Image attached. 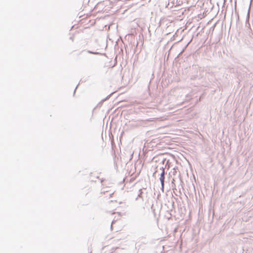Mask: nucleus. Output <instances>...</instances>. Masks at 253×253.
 <instances>
[{"label": "nucleus", "instance_id": "f257e3e1", "mask_svg": "<svg viewBox=\"0 0 253 253\" xmlns=\"http://www.w3.org/2000/svg\"><path fill=\"white\" fill-rule=\"evenodd\" d=\"M172 158L169 153H161L159 150V164L166 163L164 168H170V160Z\"/></svg>", "mask_w": 253, "mask_h": 253}, {"label": "nucleus", "instance_id": "f03ea898", "mask_svg": "<svg viewBox=\"0 0 253 253\" xmlns=\"http://www.w3.org/2000/svg\"><path fill=\"white\" fill-rule=\"evenodd\" d=\"M173 203L169 201H165L164 203L161 204L160 212L164 213L165 212L171 211L173 209Z\"/></svg>", "mask_w": 253, "mask_h": 253}, {"label": "nucleus", "instance_id": "7ed1b4c3", "mask_svg": "<svg viewBox=\"0 0 253 253\" xmlns=\"http://www.w3.org/2000/svg\"><path fill=\"white\" fill-rule=\"evenodd\" d=\"M169 4V0H159V8L162 11V9L168 7Z\"/></svg>", "mask_w": 253, "mask_h": 253}, {"label": "nucleus", "instance_id": "20e7f679", "mask_svg": "<svg viewBox=\"0 0 253 253\" xmlns=\"http://www.w3.org/2000/svg\"><path fill=\"white\" fill-rule=\"evenodd\" d=\"M165 171H162V173L160 174V177H159V179L161 181V185H162V190L164 191V182H165Z\"/></svg>", "mask_w": 253, "mask_h": 253}, {"label": "nucleus", "instance_id": "39448f33", "mask_svg": "<svg viewBox=\"0 0 253 253\" xmlns=\"http://www.w3.org/2000/svg\"><path fill=\"white\" fill-rule=\"evenodd\" d=\"M170 211H168V212H165V214H164V216L167 218V219H169L170 218H171V214L170 212Z\"/></svg>", "mask_w": 253, "mask_h": 253}, {"label": "nucleus", "instance_id": "423d86ee", "mask_svg": "<svg viewBox=\"0 0 253 253\" xmlns=\"http://www.w3.org/2000/svg\"><path fill=\"white\" fill-rule=\"evenodd\" d=\"M166 163H162V164H159V168H160V169L162 170V171H165V169H166V168H165V164ZM169 168H167V169H169Z\"/></svg>", "mask_w": 253, "mask_h": 253}, {"label": "nucleus", "instance_id": "0eeeda50", "mask_svg": "<svg viewBox=\"0 0 253 253\" xmlns=\"http://www.w3.org/2000/svg\"><path fill=\"white\" fill-rule=\"evenodd\" d=\"M197 76H192L191 77V79H193V80H195L197 78Z\"/></svg>", "mask_w": 253, "mask_h": 253}, {"label": "nucleus", "instance_id": "6e6552de", "mask_svg": "<svg viewBox=\"0 0 253 253\" xmlns=\"http://www.w3.org/2000/svg\"><path fill=\"white\" fill-rule=\"evenodd\" d=\"M160 136H159V138H160ZM161 143H162V141H161V139H159V146L161 145Z\"/></svg>", "mask_w": 253, "mask_h": 253}, {"label": "nucleus", "instance_id": "1a4fd4ad", "mask_svg": "<svg viewBox=\"0 0 253 253\" xmlns=\"http://www.w3.org/2000/svg\"><path fill=\"white\" fill-rule=\"evenodd\" d=\"M180 184H181V186L182 187V184H183V182L182 181V179L181 178H180Z\"/></svg>", "mask_w": 253, "mask_h": 253}, {"label": "nucleus", "instance_id": "9d476101", "mask_svg": "<svg viewBox=\"0 0 253 253\" xmlns=\"http://www.w3.org/2000/svg\"><path fill=\"white\" fill-rule=\"evenodd\" d=\"M162 21H163V20H161V19L159 21V27H160V26H161V24H162Z\"/></svg>", "mask_w": 253, "mask_h": 253}, {"label": "nucleus", "instance_id": "9b49d317", "mask_svg": "<svg viewBox=\"0 0 253 253\" xmlns=\"http://www.w3.org/2000/svg\"><path fill=\"white\" fill-rule=\"evenodd\" d=\"M159 122L163 120V119H162V118H160V117L159 118Z\"/></svg>", "mask_w": 253, "mask_h": 253}, {"label": "nucleus", "instance_id": "f8f14e48", "mask_svg": "<svg viewBox=\"0 0 253 253\" xmlns=\"http://www.w3.org/2000/svg\"><path fill=\"white\" fill-rule=\"evenodd\" d=\"M165 127V126H159V130H160L161 128H163V127Z\"/></svg>", "mask_w": 253, "mask_h": 253}, {"label": "nucleus", "instance_id": "ddd939ff", "mask_svg": "<svg viewBox=\"0 0 253 253\" xmlns=\"http://www.w3.org/2000/svg\"><path fill=\"white\" fill-rule=\"evenodd\" d=\"M159 150H160V152H161V153H165L164 152H163V150H161L160 149H159Z\"/></svg>", "mask_w": 253, "mask_h": 253}, {"label": "nucleus", "instance_id": "4468645a", "mask_svg": "<svg viewBox=\"0 0 253 253\" xmlns=\"http://www.w3.org/2000/svg\"><path fill=\"white\" fill-rule=\"evenodd\" d=\"M215 24H214V25H213V26L212 27L213 29H214V27H215Z\"/></svg>", "mask_w": 253, "mask_h": 253}, {"label": "nucleus", "instance_id": "2eb2a0df", "mask_svg": "<svg viewBox=\"0 0 253 253\" xmlns=\"http://www.w3.org/2000/svg\"><path fill=\"white\" fill-rule=\"evenodd\" d=\"M163 250L164 251V246H163Z\"/></svg>", "mask_w": 253, "mask_h": 253}, {"label": "nucleus", "instance_id": "dca6fc26", "mask_svg": "<svg viewBox=\"0 0 253 253\" xmlns=\"http://www.w3.org/2000/svg\"><path fill=\"white\" fill-rule=\"evenodd\" d=\"M235 7L236 8V4H235Z\"/></svg>", "mask_w": 253, "mask_h": 253}, {"label": "nucleus", "instance_id": "f3484780", "mask_svg": "<svg viewBox=\"0 0 253 253\" xmlns=\"http://www.w3.org/2000/svg\"><path fill=\"white\" fill-rule=\"evenodd\" d=\"M165 46H166L165 43H164V47H165Z\"/></svg>", "mask_w": 253, "mask_h": 253}, {"label": "nucleus", "instance_id": "a211bd4d", "mask_svg": "<svg viewBox=\"0 0 253 253\" xmlns=\"http://www.w3.org/2000/svg\"><path fill=\"white\" fill-rule=\"evenodd\" d=\"M167 44H168V45H169V42H167Z\"/></svg>", "mask_w": 253, "mask_h": 253}]
</instances>
